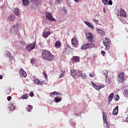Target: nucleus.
Listing matches in <instances>:
<instances>
[{"label":"nucleus","instance_id":"1a4fd4ad","mask_svg":"<svg viewBox=\"0 0 128 128\" xmlns=\"http://www.w3.org/2000/svg\"><path fill=\"white\" fill-rule=\"evenodd\" d=\"M46 16V18L49 20H51L52 22H56V19L52 17V14L51 13L48 12H46L45 14Z\"/></svg>","mask_w":128,"mask_h":128},{"label":"nucleus","instance_id":"bf43d9fd","mask_svg":"<svg viewBox=\"0 0 128 128\" xmlns=\"http://www.w3.org/2000/svg\"><path fill=\"white\" fill-rule=\"evenodd\" d=\"M0 80H2V76L0 75Z\"/></svg>","mask_w":128,"mask_h":128},{"label":"nucleus","instance_id":"a211bd4d","mask_svg":"<svg viewBox=\"0 0 128 128\" xmlns=\"http://www.w3.org/2000/svg\"><path fill=\"white\" fill-rule=\"evenodd\" d=\"M50 32L44 31V30L42 35L44 38H48V36H50Z\"/></svg>","mask_w":128,"mask_h":128},{"label":"nucleus","instance_id":"b1692460","mask_svg":"<svg viewBox=\"0 0 128 128\" xmlns=\"http://www.w3.org/2000/svg\"><path fill=\"white\" fill-rule=\"evenodd\" d=\"M72 60L74 62H78L80 60V58L78 56H74L72 57Z\"/></svg>","mask_w":128,"mask_h":128},{"label":"nucleus","instance_id":"4c0bfd02","mask_svg":"<svg viewBox=\"0 0 128 128\" xmlns=\"http://www.w3.org/2000/svg\"><path fill=\"white\" fill-rule=\"evenodd\" d=\"M14 105H12L11 107H10V110L12 111V110H14Z\"/></svg>","mask_w":128,"mask_h":128},{"label":"nucleus","instance_id":"052dcab7","mask_svg":"<svg viewBox=\"0 0 128 128\" xmlns=\"http://www.w3.org/2000/svg\"><path fill=\"white\" fill-rule=\"evenodd\" d=\"M40 84H44V82H40Z\"/></svg>","mask_w":128,"mask_h":128},{"label":"nucleus","instance_id":"09e8293b","mask_svg":"<svg viewBox=\"0 0 128 128\" xmlns=\"http://www.w3.org/2000/svg\"><path fill=\"white\" fill-rule=\"evenodd\" d=\"M30 96L32 97L34 96V92H30Z\"/></svg>","mask_w":128,"mask_h":128},{"label":"nucleus","instance_id":"dca6fc26","mask_svg":"<svg viewBox=\"0 0 128 128\" xmlns=\"http://www.w3.org/2000/svg\"><path fill=\"white\" fill-rule=\"evenodd\" d=\"M62 46V42H60V41H56L55 42V48H60Z\"/></svg>","mask_w":128,"mask_h":128},{"label":"nucleus","instance_id":"4468645a","mask_svg":"<svg viewBox=\"0 0 128 128\" xmlns=\"http://www.w3.org/2000/svg\"><path fill=\"white\" fill-rule=\"evenodd\" d=\"M84 24L86 25H87L90 28L94 30V25H92V24L88 22H84Z\"/></svg>","mask_w":128,"mask_h":128},{"label":"nucleus","instance_id":"3c124183","mask_svg":"<svg viewBox=\"0 0 128 128\" xmlns=\"http://www.w3.org/2000/svg\"><path fill=\"white\" fill-rule=\"evenodd\" d=\"M89 76H90V78H94V74H91L90 73Z\"/></svg>","mask_w":128,"mask_h":128},{"label":"nucleus","instance_id":"c03bdc74","mask_svg":"<svg viewBox=\"0 0 128 128\" xmlns=\"http://www.w3.org/2000/svg\"><path fill=\"white\" fill-rule=\"evenodd\" d=\"M44 76L45 78H46V80H48V76H46V72H44Z\"/></svg>","mask_w":128,"mask_h":128},{"label":"nucleus","instance_id":"72a5a7b5","mask_svg":"<svg viewBox=\"0 0 128 128\" xmlns=\"http://www.w3.org/2000/svg\"><path fill=\"white\" fill-rule=\"evenodd\" d=\"M108 0H102V2L105 5L108 4Z\"/></svg>","mask_w":128,"mask_h":128},{"label":"nucleus","instance_id":"79ce46f5","mask_svg":"<svg viewBox=\"0 0 128 128\" xmlns=\"http://www.w3.org/2000/svg\"><path fill=\"white\" fill-rule=\"evenodd\" d=\"M7 100L8 102H10L12 100V96H9L7 98Z\"/></svg>","mask_w":128,"mask_h":128},{"label":"nucleus","instance_id":"f3484780","mask_svg":"<svg viewBox=\"0 0 128 128\" xmlns=\"http://www.w3.org/2000/svg\"><path fill=\"white\" fill-rule=\"evenodd\" d=\"M114 92H112L111 94H110L108 98V102H109V103L108 104H110V102H112V100L114 98Z\"/></svg>","mask_w":128,"mask_h":128},{"label":"nucleus","instance_id":"cd10ccee","mask_svg":"<svg viewBox=\"0 0 128 128\" xmlns=\"http://www.w3.org/2000/svg\"><path fill=\"white\" fill-rule=\"evenodd\" d=\"M8 18V20L12 22V20H14V16H9Z\"/></svg>","mask_w":128,"mask_h":128},{"label":"nucleus","instance_id":"58836bf2","mask_svg":"<svg viewBox=\"0 0 128 128\" xmlns=\"http://www.w3.org/2000/svg\"><path fill=\"white\" fill-rule=\"evenodd\" d=\"M108 4H109L110 6H112V0H110L108 2Z\"/></svg>","mask_w":128,"mask_h":128},{"label":"nucleus","instance_id":"ddd939ff","mask_svg":"<svg viewBox=\"0 0 128 128\" xmlns=\"http://www.w3.org/2000/svg\"><path fill=\"white\" fill-rule=\"evenodd\" d=\"M13 12L16 16H18L20 14V10L18 8H15L13 10Z\"/></svg>","mask_w":128,"mask_h":128},{"label":"nucleus","instance_id":"37998d69","mask_svg":"<svg viewBox=\"0 0 128 128\" xmlns=\"http://www.w3.org/2000/svg\"><path fill=\"white\" fill-rule=\"evenodd\" d=\"M62 2V0H56V2L57 4H60V2Z\"/></svg>","mask_w":128,"mask_h":128},{"label":"nucleus","instance_id":"de8ad7c7","mask_svg":"<svg viewBox=\"0 0 128 128\" xmlns=\"http://www.w3.org/2000/svg\"><path fill=\"white\" fill-rule=\"evenodd\" d=\"M30 2H38V0H30Z\"/></svg>","mask_w":128,"mask_h":128},{"label":"nucleus","instance_id":"39448f33","mask_svg":"<svg viewBox=\"0 0 128 128\" xmlns=\"http://www.w3.org/2000/svg\"><path fill=\"white\" fill-rule=\"evenodd\" d=\"M86 38H87L88 42H94L96 41V40L92 36V33H87L86 34Z\"/></svg>","mask_w":128,"mask_h":128},{"label":"nucleus","instance_id":"f03ea898","mask_svg":"<svg viewBox=\"0 0 128 128\" xmlns=\"http://www.w3.org/2000/svg\"><path fill=\"white\" fill-rule=\"evenodd\" d=\"M70 72L72 76V78H78V76H80V78H83V80H85L86 78V76L82 75V71L72 70H70Z\"/></svg>","mask_w":128,"mask_h":128},{"label":"nucleus","instance_id":"f8f14e48","mask_svg":"<svg viewBox=\"0 0 128 128\" xmlns=\"http://www.w3.org/2000/svg\"><path fill=\"white\" fill-rule=\"evenodd\" d=\"M120 16H123L124 18H126V13L124 12V10L122 8L120 9Z\"/></svg>","mask_w":128,"mask_h":128},{"label":"nucleus","instance_id":"5fc2aeb1","mask_svg":"<svg viewBox=\"0 0 128 128\" xmlns=\"http://www.w3.org/2000/svg\"><path fill=\"white\" fill-rule=\"evenodd\" d=\"M126 122H128V116L126 119Z\"/></svg>","mask_w":128,"mask_h":128},{"label":"nucleus","instance_id":"423d86ee","mask_svg":"<svg viewBox=\"0 0 128 128\" xmlns=\"http://www.w3.org/2000/svg\"><path fill=\"white\" fill-rule=\"evenodd\" d=\"M102 117H103V120L104 122V126H106L107 128H110V126L108 122V121L106 120V118H108V116L106 115V112H102Z\"/></svg>","mask_w":128,"mask_h":128},{"label":"nucleus","instance_id":"864d4df0","mask_svg":"<svg viewBox=\"0 0 128 128\" xmlns=\"http://www.w3.org/2000/svg\"><path fill=\"white\" fill-rule=\"evenodd\" d=\"M56 96H60V94L58 92H56Z\"/></svg>","mask_w":128,"mask_h":128},{"label":"nucleus","instance_id":"49530a36","mask_svg":"<svg viewBox=\"0 0 128 128\" xmlns=\"http://www.w3.org/2000/svg\"><path fill=\"white\" fill-rule=\"evenodd\" d=\"M64 72L63 73H62V74L60 75V76L59 77V78H64Z\"/></svg>","mask_w":128,"mask_h":128},{"label":"nucleus","instance_id":"473e14b6","mask_svg":"<svg viewBox=\"0 0 128 128\" xmlns=\"http://www.w3.org/2000/svg\"><path fill=\"white\" fill-rule=\"evenodd\" d=\"M32 105L28 106V111L30 112V110H32Z\"/></svg>","mask_w":128,"mask_h":128},{"label":"nucleus","instance_id":"393cba45","mask_svg":"<svg viewBox=\"0 0 128 128\" xmlns=\"http://www.w3.org/2000/svg\"><path fill=\"white\" fill-rule=\"evenodd\" d=\"M40 81L38 79L34 80V84H40Z\"/></svg>","mask_w":128,"mask_h":128},{"label":"nucleus","instance_id":"aec40b11","mask_svg":"<svg viewBox=\"0 0 128 128\" xmlns=\"http://www.w3.org/2000/svg\"><path fill=\"white\" fill-rule=\"evenodd\" d=\"M91 84L92 86H94V88H96V90H100V88L96 84H94V82H91Z\"/></svg>","mask_w":128,"mask_h":128},{"label":"nucleus","instance_id":"6e6d98bb","mask_svg":"<svg viewBox=\"0 0 128 128\" xmlns=\"http://www.w3.org/2000/svg\"><path fill=\"white\" fill-rule=\"evenodd\" d=\"M75 2H80V0H74Z\"/></svg>","mask_w":128,"mask_h":128},{"label":"nucleus","instance_id":"680f3d73","mask_svg":"<svg viewBox=\"0 0 128 128\" xmlns=\"http://www.w3.org/2000/svg\"><path fill=\"white\" fill-rule=\"evenodd\" d=\"M120 16V14H117V16Z\"/></svg>","mask_w":128,"mask_h":128},{"label":"nucleus","instance_id":"c756f323","mask_svg":"<svg viewBox=\"0 0 128 128\" xmlns=\"http://www.w3.org/2000/svg\"><path fill=\"white\" fill-rule=\"evenodd\" d=\"M124 96H126V98H128V90H124Z\"/></svg>","mask_w":128,"mask_h":128},{"label":"nucleus","instance_id":"ea45409f","mask_svg":"<svg viewBox=\"0 0 128 128\" xmlns=\"http://www.w3.org/2000/svg\"><path fill=\"white\" fill-rule=\"evenodd\" d=\"M6 56H7L8 58H10V56H11L10 52H8L7 54H6Z\"/></svg>","mask_w":128,"mask_h":128},{"label":"nucleus","instance_id":"2eb2a0df","mask_svg":"<svg viewBox=\"0 0 128 128\" xmlns=\"http://www.w3.org/2000/svg\"><path fill=\"white\" fill-rule=\"evenodd\" d=\"M118 114V106H116L113 110L112 114L116 116Z\"/></svg>","mask_w":128,"mask_h":128},{"label":"nucleus","instance_id":"4be33fe9","mask_svg":"<svg viewBox=\"0 0 128 128\" xmlns=\"http://www.w3.org/2000/svg\"><path fill=\"white\" fill-rule=\"evenodd\" d=\"M65 52L66 54H68L72 52V50H70V48H66L65 49Z\"/></svg>","mask_w":128,"mask_h":128},{"label":"nucleus","instance_id":"c85d7f7f","mask_svg":"<svg viewBox=\"0 0 128 128\" xmlns=\"http://www.w3.org/2000/svg\"><path fill=\"white\" fill-rule=\"evenodd\" d=\"M11 92H12V89L8 88L7 90H6V94H10V93Z\"/></svg>","mask_w":128,"mask_h":128},{"label":"nucleus","instance_id":"13d9d810","mask_svg":"<svg viewBox=\"0 0 128 128\" xmlns=\"http://www.w3.org/2000/svg\"><path fill=\"white\" fill-rule=\"evenodd\" d=\"M63 10H64V12H66V8L64 7L62 8Z\"/></svg>","mask_w":128,"mask_h":128},{"label":"nucleus","instance_id":"5701e85b","mask_svg":"<svg viewBox=\"0 0 128 128\" xmlns=\"http://www.w3.org/2000/svg\"><path fill=\"white\" fill-rule=\"evenodd\" d=\"M94 44L92 43L87 44L88 48H94Z\"/></svg>","mask_w":128,"mask_h":128},{"label":"nucleus","instance_id":"2f4dec72","mask_svg":"<svg viewBox=\"0 0 128 128\" xmlns=\"http://www.w3.org/2000/svg\"><path fill=\"white\" fill-rule=\"evenodd\" d=\"M114 98H115L116 100V101L118 100H120V96H118V94L115 95Z\"/></svg>","mask_w":128,"mask_h":128},{"label":"nucleus","instance_id":"f257e3e1","mask_svg":"<svg viewBox=\"0 0 128 128\" xmlns=\"http://www.w3.org/2000/svg\"><path fill=\"white\" fill-rule=\"evenodd\" d=\"M42 58L48 62H52L56 60V56L48 50H42Z\"/></svg>","mask_w":128,"mask_h":128},{"label":"nucleus","instance_id":"9b49d317","mask_svg":"<svg viewBox=\"0 0 128 128\" xmlns=\"http://www.w3.org/2000/svg\"><path fill=\"white\" fill-rule=\"evenodd\" d=\"M19 72L21 76H23L24 78H26V76H28V74H26V72L24 70V69L22 68H20V70Z\"/></svg>","mask_w":128,"mask_h":128},{"label":"nucleus","instance_id":"20e7f679","mask_svg":"<svg viewBox=\"0 0 128 128\" xmlns=\"http://www.w3.org/2000/svg\"><path fill=\"white\" fill-rule=\"evenodd\" d=\"M103 43L106 48V50H110V38H105L104 40Z\"/></svg>","mask_w":128,"mask_h":128},{"label":"nucleus","instance_id":"e433bc0d","mask_svg":"<svg viewBox=\"0 0 128 128\" xmlns=\"http://www.w3.org/2000/svg\"><path fill=\"white\" fill-rule=\"evenodd\" d=\"M54 94H56V92H54L52 94H50V96H54Z\"/></svg>","mask_w":128,"mask_h":128},{"label":"nucleus","instance_id":"412c9836","mask_svg":"<svg viewBox=\"0 0 128 128\" xmlns=\"http://www.w3.org/2000/svg\"><path fill=\"white\" fill-rule=\"evenodd\" d=\"M22 4L25 6H28L30 4V1L28 0H22Z\"/></svg>","mask_w":128,"mask_h":128},{"label":"nucleus","instance_id":"7c9ffc66","mask_svg":"<svg viewBox=\"0 0 128 128\" xmlns=\"http://www.w3.org/2000/svg\"><path fill=\"white\" fill-rule=\"evenodd\" d=\"M103 74H104V76H105V78H108V71H106V70H104Z\"/></svg>","mask_w":128,"mask_h":128},{"label":"nucleus","instance_id":"9d476101","mask_svg":"<svg viewBox=\"0 0 128 128\" xmlns=\"http://www.w3.org/2000/svg\"><path fill=\"white\" fill-rule=\"evenodd\" d=\"M34 46H36V42H32L31 44L27 46H26V50L28 52H30V50L34 48Z\"/></svg>","mask_w":128,"mask_h":128},{"label":"nucleus","instance_id":"6ab92c4d","mask_svg":"<svg viewBox=\"0 0 128 128\" xmlns=\"http://www.w3.org/2000/svg\"><path fill=\"white\" fill-rule=\"evenodd\" d=\"M97 32H98L100 34V36H104V34H106V33H104V31H102V30H100V29H98L97 28Z\"/></svg>","mask_w":128,"mask_h":128},{"label":"nucleus","instance_id":"f704fd0d","mask_svg":"<svg viewBox=\"0 0 128 128\" xmlns=\"http://www.w3.org/2000/svg\"><path fill=\"white\" fill-rule=\"evenodd\" d=\"M28 95L25 94V95L22 96V98L23 100H26V98H28Z\"/></svg>","mask_w":128,"mask_h":128},{"label":"nucleus","instance_id":"4d7b16f0","mask_svg":"<svg viewBox=\"0 0 128 128\" xmlns=\"http://www.w3.org/2000/svg\"><path fill=\"white\" fill-rule=\"evenodd\" d=\"M104 12H106V10L104 8Z\"/></svg>","mask_w":128,"mask_h":128},{"label":"nucleus","instance_id":"7ed1b4c3","mask_svg":"<svg viewBox=\"0 0 128 128\" xmlns=\"http://www.w3.org/2000/svg\"><path fill=\"white\" fill-rule=\"evenodd\" d=\"M18 28H20L18 24L14 25L12 27L10 28V34H18Z\"/></svg>","mask_w":128,"mask_h":128},{"label":"nucleus","instance_id":"6e6552de","mask_svg":"<svg viewBox=\"0 0 128 128\" xmlns=\"http://www.w3.org/2000/svg\"><path fill=\"white\" fill-rule=\"evenodd\" d=\"M72 44L74 46V48H78V40L76 39V38H73L72 40Z\"/></svg>","mask_w":128,"mask_h":128},{"label":"nucleus","instance_id":"a19ab883","mask_svg":"<svg viewBox=\"0 0 128 128\" xmlns=\"http://www.w3.org/2000/svg\"><path fill=\"white\" fill-rule=\"evenodd\" d=\"M36 60H34V58H32L30 60L31 64H34Z\"/></svg>","mask_w":128,"mask_h":128},{"label":"nucleus","instance_id":"0eeeda50","mask_svg":"<svg viewBox=\"0 0 128 128\" xmlns=\"http://www.w3.org/2000/svg\"><path fill=\"white\" fill-rule=\"evenodd\" d=\"M124 72H121L118 74V82L119 84H122L124 82Z\"/></svg>","mask_w":128,"mask_h":128},{"label":"nucleus","instance_id":"8fccbe9b","mask_svg":"<svg viewBox=\"0 0 128 128\" xmlns=\"http://www.w3.org/2000/svg\"><path fill=\"white\" fill-rule=\"evenodd\" d=\"M99 88H100H100H104V85H100L99 86Z\"/></svg>","mask_w":128,"mask_h":128},{"label":"nucleus","instance_id":"a878e982","mask_svg":"<svg viewBox=\"0 0 128 128\" xmlns=\"http://www.w3.org/2000/svg\"><path fill=\"white\" fill-rule=\"evenodd\" d=\"M88 48V44H84L81 47V50H86Z\"/></svg>","mask_w":128,"mask_h":128},{"label":"nucleus","instance_id":"603ef678","mask_svg":"<svg viewBox=\"0 0 128 128\" xmlns=\"http://www.w3.org/2000/svg\"><path fill=\"white\" fill-rule=\"evenodd\" d=\"M61 72H62V74H64V73L66 72V71H64L62 70H61Z\"/></svg>","mask_w":128,"mask_h":128},{"label":"nucleus","instance_id":"c9c22d12","mask_svg":"<svg viewBox=\"0 0 128 128\" xmlns=\"http://www.w3.org/2000/svg\"><path fill=\"white\" fill-rule=\"evenodd\" d=\"M93 22L96 24H98V20H96V19H93Z\"/></svg>","mask_w":128,"mask_h":128},{"label":"nucleus","instance_id":"bb28decb","mask_svg":"<svg viewBox=\"0 0 128 128\" xmlns=\"http://www.w3.org/2000/svg\"><path fill=\"white\" fill-rule=\"evenodd\" d=\"M56 102H60L62 100V98H59L58 96H56L55 98Z\"/></svg>","mask_w":128,"mask_h":128},{"label":"nucleus","instance_id":"a18cd8bd","mask_svg":"<svg viewBox=\"0 0 128 128\" xmlns=\"http://www.w3.org/2000/svg\"><path fill=\"white\" fill-rule=\"evenodd\" d=\"M101 54H102V56H104V54H106V52L102 50L101 52Z\"/></svg>","mask_w":128,"mask_h":128}]
</instances>
